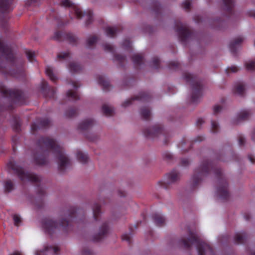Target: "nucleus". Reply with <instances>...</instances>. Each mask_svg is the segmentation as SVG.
<instances>
[{
  "instance_id": "obj_1",
  "label": "nucleus",
  "mask_w": 255,
  "mask_h": 255,
  "mask_svg": "<svg viewBox=\"0 0 255 255\" xmlns=\"http://www.w3.org/2000/svg\"><path fill=\"white\" fill-rule=\"evenodd\" d=\"M37 145L38 151L34 154V160L36 164H46L50 151H52L56 156L58 169L61 173L71 166V163L65 154L63 148L58 145L53 139L41 137L37 142Z\"/></svg>"
},
{
  "instance_id": "obj_2",
  "label": "nucleus",
  "mask_w": 255,
  "mask_h": 255,
  "mask_svg": "<svg viewBox=\"0 0 255 255\" xmlns=\"http://www.w3.org/2000/svg\"><path fill=\"white\" fill-rule=\"evenodd\" d=\"M211 173H214L218 179L217 196L221 200H227L229 198L230 193L227 179L223 174L222 170L208 160H204L194 170L190 181L192 188H196L205 177Z\"/></svg>"
},
{
  "instance_id": "obj_3",
  "label": "nucleus",
  "mask_w": 255,
  "mask_h": 255,
  "mask_svg": "<svg viewBox=\"0 0 255 255\" xmlns=\"http://www.w3.org/2000/svg\"><path fill=\"white\" fill-rule=\"evenodd\" d=\"M83 211L81 209L75 207H71L68 211L67 216L62 217L59 223H56L49 218H45L42 221V226L45 232L52 235L57 230H62L67 232L71 229L72 223H79L84 218L82 215Z\"/></svg>"
},
{
  "instance_id": "obj_4",
  "label": "nucleus",
  "mask_w": 255,
  "mask_h": 255,
  "mask_svg": "<svg viewBox=\"0 0 255 255\" xmlns=\"http://www.w3.org/2000/svg\"><path fill=\"white\" fill-rule=\"evenodd\" d=\"M7 166L9 169L14 171L21 181H29L37 186V195L42 200L43 198L45 196V191L44 189L40 186L41 180L38 176L32 173L24 172L23 169L17 165L14 161H10L7 163Z\"/></svg>"
},
{
  "instance_id": "obj_5",
  "label": "nucleus",
  "mask_w": 255,
  "mask_h": 255,
  "mask_svg": "<svg viewBox=\"0 0 255 255\" xmlns=\"http://www.w3.org/2000/svg\"><path fill=\"white\" fill-rule=\"evenodd\" d=\"M188 238L181 239L180 243L185 248H190L192 245H196L198 255H215L212 247L201 240L197 235L191 230L188 231Z\"/></svg>"
},
{
  "instance_id": "obj_6",
  "label": "nucleus",
  "mask_w": 255,
  "mask_h": 255,
  "mask_svg": "<svg viewBox=\"0 0 255 255\" xmlns=\"http://www.w3.org/2000/svg\"><path fill=\"white\" fill-rule=\"evenodd\" d=\"M183 77L186 82L191 85L192 89L191 102L193 104L198 103L202 95L203 85L201 81L196 75L188 72H185Z\"/></svg>"
},
{
  "instance_id": "obj_7",
  "label": "nucleus",
  "mask_w": 255,
  "mask_h": 255,
  "mask_svg": "<svg viewBox=\"0 0 255 255\" xmlns=\"http://www.w3.org/2000/svg\"><path fill=\"white\" fill-rule=\"evenodd\" d=\"M60 4L63 6L70 8V16L71 18H73V16H74L77 18L80 19L85 15L86 17V24L87 25L92 22L93 16L92 11L91 10H88L83 13L78 5L72 3L69 0H63Z\"/></svg>"
},
{
  "instance_id": "obj_8",
  "label": "nucleus",
  "mask_w": 255,
  "mask_h": 255,
  "mask_svg": "<svg viewBox=\"0 0 255 255\" xmlns=\"http://www.w3.org/2000/svg\"><path fill=\"white\" fill-rule=\"evenodd\" d=\"M0 92L4 97L11 99L13 103L15 104L22 105L25 102L24 93L21 91L7 89L4 86H1L0 87Z\"/></svg>"
},
{
  "instance_id": "obj_9",
  "label": "nucleus",
  "mask_w": 255,
  "mask_h": 255,
  "mask_svg": "<svg viewBox=\"0 0 255 255\" xmlns=\"http://www.w3.org/2000/svg\"><path fill=\"white\" fill-rule=\"evenodd\" d=\"M143 132L145 136L148 138H153L162 135L164 139V144L167 143V140L170 137L169 133L164 130L161 125H155L150 128H145Z\"/></svg>"
},
{
  "instance_id": "obj_10",
  "label": "nucleus",
  "mask_w": 255,
  "mask_h": 255,
  "mask_svg": "<svg viewBox=\"0 0 255 255\" xmlns=\"http://www.w3.org/2000/svg\"><path fill=\"white\" fill-rule=\"evenodd\" d=\"M175 28L179 40L184 44H185L188 40L194 37V33L184 23L179 21L176 22Z\"/></svg>"
},
{
  "instance_id": "obj_11",
  "label": "nucleus",
  "mask_w": 255,
  "mask_h": 255,
  "mask_svg": "<svg viewBox=\"0 0 255 255\" xmlns=\"http://www.w3.org/2000/svg\"><path fill=\"white\" fill-rule=\"evenodd\" d=\"M0 71L5 74L11 75L19 79H24L26 77L24 68L22 63H20V64L18 66L16 67L14 69L7 70L3 66V63L1 58H0Z\"/></svg>"
},
{
  "instance_id": "obj_12",
  "label": "nucleus",
  "mask_w": 255,
  "mask_h": 255,
  "mask_svg": "<svg viewBox=\"0 0 255 255\" xmlns=\"http://www.w3.org/2000/svg\"><path fill=\"white\" fill-rule=\"evenodd\" d=\"M0 53L7 62L13 66L15 63V58L11 48L0 39Z\"/></svg>"
},
{
  "instance_id": "obj_13",
  "label": "nucleus",
  "mask_w": 255,
  "mask_h": 255,
  "mask_svg": "<svg viewBox=\"0 0 255 255\" xmlns=\"http://www.w3.org/2000/svg\"><path fill=\"white\" fill-rule=\"evenodd\" d=\"M180 178L179 173L175 169L166 174L164 181L159 182L161 187L166 189H168L171 184L174 183Z\"/></svg>"
},
{
  "instance_id": "obj_14",
  "label": "nucleus",
  "mask_w": 255,
  "mask_h": 255,
  "mask_svg": "<svg viewBox=\"0 0 255 255\" xmlns=\"http://www.w3.org/2000/svg\"><path fill=\"white\" fill-rule=\"evenodd\" d=\"M151 99V96L149 93L145 92H141L136 96L131 98L125 101L122 105L123 107H127L131 104L132 102L134 100H137L142 102H148Z\"/></svg>"
},
{
  "instance_id": "obj_15",
  "label": "nucleus",
  "mask_w": 255,
  "mask_h": 255,
  "mask_svg": "<svg viewBox=\"0 0 255 255\" xmlns=\"http://www.w3.org/2000/svg\"><path fill=\"white\" fill-rule=\"evenodd\" d=\"M53 39L57 41L67 40L70 43L74 44L77 41V38L71 33L56 31L53 36Z\"/></svg>"
},
{
  "instance_id": "obj_16",
  "label": "nucleus",
  "mask_w": 255,
  "mask_h": 255,
  "mask_svg": "<svg viewBox=\"0 0 255 255\" xmlns=\"http://www.w3.org/2000/svg\"><path fill=\"white\" fill-rule=\"evenodd\" d=\"M203 136H198L194 140L189 141L183 138L181 142L178 145V147L180 148L183 152H186L192 148V145L197 142H201L204 139Z\"/></svg>"
},
{
  "instance_id": "obj_17",
  "label": "nucleus",
  "mask_w": 255,
  "mask_h": 255,
  "mask_svg": "<svg viewBox=\"0 0 255 255\" xmlns=\"http://www.w3.org/2000/svg\"><path fill=\"white\" fill-rule=\"evenodd\" d=\"M50 125V121L48 119H37L31 126V130L33 134L39 129L45 128Z\"/></svg>"
},
{
  "instance_id": "obj_18",
  "label": "nucleus",
  "mask_w": 255,
  "mask_h": 255,
  "mask_svg": "<svg viewBox=\"0 0 255 255\" xmlns=\"http://www.w3.org/2000/svg\"><path fill=\"white\" fill-rule=\"evenodd\" d=\"M41 91L46 98H54L55 95V88L49 87L47 82L44 80L42 81L41 83Z\"/></svg>"
},
{
  "instance_id": "obj_19",
  "label": "nucleus",
  "mask_w": 255,
  "mask_h": 255,
  "mask_svg": "<svg viewBox=\"0 0 255 255\" xmlns=\"http://www.w3.org/2000/svg\"><path fill=\"white\" fill-rule=\"evenodd\" d=\"M109 229L108 223H104L100 227L98 234L93 237V241L96 242L100 241L107 235Z\"/></svg>"
},
{
  "instance_id": "obj_20",
  "label": "nucleus",
  "mask_w": 255,
  "mask_h": 255,
  "mask_svg": "<svg viewBox=\"0 0 255 255\" xmlns=\"http://www.w3.org/2000/svg\"><path fill=\"white\" fill-rule=\"evenodd\" d=\"M244 38L242 36H239L232 40L229 45V48L231 52L233 55H236L238 48L240 46L244 41Z\"/></svg>"
},
{
  "instance_id": "obj_21",
  "label": "nucleus",
  "mask_w": 255,
  "mask_h": 255,
  "mask_svg": "<svg viewBox=\"0 0 255 255\" xmlns=\"http://www.w3.org/2000/svg\"><path fill=\"white\" fill-rule=\"evenodd\" d=\"M222 1L224 4V10L227 13V16L229 17L234 14V0H222Z\"/></svg>"
},
{
  "instance_id": "obj_22",
  "label": "nucleus",
  "mask_w": 255,
  "mask_h": 255,
  "mask_svg": "<svg viewBox=\"0 0 255 255\" xmlns=\"http://www.w3.org/2000/svg\"><path fill=\"white\" fill-rule=\"evenodd\" d=\"M59 249L58 247L46 246L44 249L41 251H37L36 252V255H47L48 253H52L54 255H58Z\"/></svg>"
},
{
  "instance_id": "obj_23",
  "label": "nucleus",
  "mask_w": 255,
  "mask_h": 255,
  "mask_svg": "<svg viewBox=\"0 0 255 255\" xmlns=\"http://www.w3.org/2000/svg\"><path fill=\"white\" fill-rule=\"evenodd\" d=\"M94 124V121L92 119H89L82 121L78 125V129L82 131L90 129Z\"/></svg>"
},
{
  "instance_id": "obj_24",
  "label": "nucleus",
  "mask_w": 255,
  "mask_h": 255,
  "mask_svg": "<svg viewBox=\"0 0 255 255\" xmlns=\"http://www.w3.org/2000/svg\"><path fill=\"white\" fill-rule=\"evenodd\" d=\"M13 0H0V11L2 13L8 12Z\"/></svg>"
},
{
  "instance_id": "obj_25",
  "label": "nucleus",
  "mask_w": 255,
  "mask_h": 255,
  "mask_svg": "<svg viewBox=\"0 0 255 255\" xmlns=\"http://www.w3.org/2000/svg\"><path fill=\"white\" fill-rule=\"evenodd\" d=\"M98 82L102 87L103 90L109 91L111 85L108 79L103 75H99L97 77Z\"/></svg>"
},
{
  "instance_id": "obj_26",
  "label": "nucleus",
  "mask_w": 255,
  "mask_h": 255,
  "mask_svg": "<svg viewBox=\"0 0 255 255\" xmlns=\"http://www.w3.org/2000/svg\"><path fill=\"white\" fill-rule=\"evenodd\" d=\"M152 219L157 226L162 227L165 225V219L164 217L160 213H156L153 214Z\"/></svg>"
},
{
  "instance_id": "obj_27",
  "label": "nucleus",
  "mask_w": 255,
  "mask_h": 255,
  "mask_svg": "<svg viewBox=\"0 0 255 255\" xmlns=\"http://www.w3.org/2000/svg\"><path fill=\"white\" fill-rule=\"evenodd\" d=\"M248 236L245 232L237 233L234 237L236 244H242L246 242Z\"/></svg>"
},
{
  "instance_id": "obj_28",
  "label": "nucleus",
  "mask_w": 255,
  "mask_h": 255,
  "mask_svg": "<svg viewBox=\"0 0 255 255\" xmlns=\"http://www.w3.org/2000/svg\"><path fill=\"white\" fill-rule=\"evenodd\" d=\"M251 115L249 110H243L238 114L237 119L235 124H238L240 121L248 120Z\"/></svg>"
},
{
  "instance_id": "obj_29",
  "label": "nucleus",
  "mask_w": 255,
  "mask_h": 255,
  "mask_svg": "<svg viewBox=\"0 0 255 255\" xmlns=\"http://www.w3.org/2000/svg\"><path fill=\"white\" fill-rule=\"evenodd\" d=\"M68 68L70 71L74 74L80 72L83 69L82 66L81 64L74 62H70L68 65Z\"/></svg>"
},
{
  "instance_id": "obj_30",
  "label": "nucleus",
  "mask_w": 255,
  "mask_h": 255,
  "mask_svg": "<svg viewBox=\"0 0 255 255\" xmlns=\"http://www.w3.org/2000/svg\"><path fill=\"white\" fill-rule=\"evenodd\" d=\"M132 62L135 67H140L143 62V56L141 54H135L131 57Z\"/></svg>"
},
{
  "instance_id": "obj_31",
  "label": "nucleus",
  "mask_w": 255,
  "mask_h": 255,
  "mask_svg": "<svg viewBox=\"0 0 255 255\" xmlns=\"http://www.w3.org/2000/svg\"><path fill=\"white\" fill-rule=\"evenodd\" d=\"M121 30L120 27H107L105 28V32L108 36L110 37H114L116 34Z\"/></svg>"
},
{
  "instance_id": "obj_32",
  "label": "nucleus",
  "mask_w": 255,
  "mask_h": 255,
  "mask_svg": "<svg viewBox=\"0 0 255 255\" xmlns=\"http://www.w3.org/2000/svg\"><path fill=\"white\" fill-rule=\"evenodd\" d=\"M140 114L143 119L148 120L151 115L150 109L147 107H142L140 109Z\"/></svg>"
},
{
  "instance_id": "obj_33",
  "label": "nucleus",
  "mask_w": 255,
  "mask_h": 255,
  "mask_svg": "<svg viewBox=\"0 0 255 255\" xmlns=\"http://www.w3.org/2000/svg\"><path fill=\"white\" fill-rule=\"evenodd\" d=\"M245 85L242 83H237L234 88V92L240 96H243L245 92Z\"/></svg>"
},
{
  "instance_id": "obj_34",
  "label": "nucleus",
  "mask_w": 255,
  "mask_h": 255,
  "mask_svg": "<svg viewBox=\"0 0 255 255\" xmlns=\"http://www.w3.org/2000/svg\"><path fill=\"white\" fill-rule=\"evenodd\" d=\"M76 156L78 160L82 163H86L88 161V155L81 151H77Z\"/></svg>"
},
{
  "instance_id": "obj_35",
  "label": "nucleus",
  "mask_w": 255,
  "mask_h": 255,
  "mask_svg": "<svg viewBox=\"0 0 255 255\" xmlns=\"http://www.w3.org/2000/svg\"><path fill=\"white\" fill-rule=\"evenodd\" d=\"M93 212L95 220L96 221H98L99 216L100 215L101 213V206L99 204L96 203L94 205L93 207Z\"/></svg>"
},
{
  "instance_id": "obj_36",
  "label": "nucleus",
  "mask_w": 255,
  "mask_h": 255,
  "mask_svg": "<svg viewBox=\"0 0 255 255\" xmlns=\"http://www.w3.org/2000/svg\"><path fill=\"white\" fill-rule=\"evenodd\" d=\"M67 97L72 101H76L80 99V96L78 93L72 90H70L67 91Z\"/></svg>"
},
{
  "instance_id": "obj_37",
  "label": "nucleus",
  "mask_w": 255,
  "mask_h": 255,
  "mask_svg": "<svg viewBox=\"0 0 255 255\" xmlns=\"http://www.w3.org/2000/svg\"><path fill=\"white\" fill-rule=\"evenodd\" d=\"M45 72L47 76L49 77L50 80L53 82H55L57 80V78L56 76L54 74L53 72L52 68L50 66H47L45 69Z\"/></svg>"
},
{
  "instance_id": "obj_38",
  "label": "nucleus",
  "mask_w": 255,
  "mask_h": 255,
  "mask_svg": "<svg viewBox=\"0 0 255 255\" xmlns=\"http://www.w3.org/2000/svg\"><path fill=\"white\" fill-rule=\"evenodd\" d=\"M102 112L105 115L111 116L113 115L114 111L113 108L104 104L102 106Z\"/></svg>"
},
{
  "instance_id": "obj_39",
  "label": "nucleus",
  "mask_w": 255,
  "mask_h": 255,
  "mask_svg": "<svg viewBox=\"0 0 255 255\" xmlns=\"http://www.w3.org/2000/svg\"><path fill=\"white\" fill-rule=\"evenodd\" d=\"M21 122L19 119L14 118L13 119V123L12 124V128L16 132H19L21 130Z\"/></svg>"
},
{
  "instance_id": "obj_40",
  "label": "nucleus",
  "mask_w": 255,
  "mask_h": 255,
  "mask_svg": "<svg viewBox=\"0 0 255 255\" xmlns=\"http://www.w3.org/2000/svg\"><path fill=\"white\" fill-rule=\"evenodd\" d=\"M114 59L115 60L118 61L119 62L120 65L121 66H123V63L127 61V59L126 56L120 55V54H115L114 55Z\"/></svg>"
},
{
  "instance_id": "obj_41",
  "label": "nucleus",
  "mask_w": 255,
  "mask_h": 255,
  "mask_svg": "<svg viewBox=\"0 0 255 255\" xmlns=\"http://www.w3.org/2000/svg\"><path fill=\"white\" fill-rule=\"evenodd\" d=\"M152 10L157 15L159 14L162 10L161 6L158 1H155L153 3Z\"/></svg>"
},
{
  "instance_id": "obj_42",
  "label": "nucleus",
  "mask_w": 255,
  "mask_h": 255,
  "mask_svg": "<svg viewBox=\"0 0 255 255\" xmlns=\"http://www.w3.org/2000/svg\"><path fill=\"white\" fill-rule=\"evenodd\" d=\"M98 37L95 35L89 37L87 40V46L90 47L93 46L97 41Z\"/></svg>"
},
{
  "instance_id": "obj_43",
  "label": "nucleus",
  "mask_w": 255,
  "mask_h": 255,
  "mask_svg": "<svg viewBox=\"0 0 255 255\" xmlns=\"http://www.w3.org/2000/svg\"><path fill=\"white\" fill-rule=\"evenodd\" d=\"M77 113V109L75 108H71L66 111L65 116L68 118H72L76 116Z\"/></svg>"
},
{
  "instance_id": "obj_44",
  "label": "nucleus",
  "mask_w": 255,
  "mask_h": 255,
  "mask_svg": "<svg viewBox=\"0 0 255 255\" xmlns=\"http://www.w3.org/2000/svg\"><path fill=\"white\" fill-rule=\"evenodd\" d=\"M14 187V185L12 182L9 180L5 181L4 183V189L6 192H9L11 191Z\"/></svg>"
},
{
  "instance_id": "obj_45",
  "label": "nucleus",
  "mask_w": 255,
  "mask_h": 255,
  "mask_svg": "<svg viewBox=\"0 0 255 255\" xmlns=\"http://www.w3.org/2000/svg\"><path fill=\"white\" fill-rule=\"evenodd\" d=\"M168 67L170 70H177L180 67V63L177 61H171L168 63Z\"/></svg>"
},
{
  "instance_id": "obj_46",
  "label": "nucleus",
  "mask_w": 255,
  "mask_h": 255,
  "mask_svg": "<svg viewBox=\"0 0 255 255\" xmlns=\"http://www.w3.org/2000/svg\"><path fill=\"white\" fill-rule=\"evenodd\" d=\"M219 129V126L218 123L215 121H212L211 122V131L213 133H217Z\"/></svg>"
},
{
  "instance_id": "obj_47",
  "label": "nucleus",
  "mask_w": 255,
  "mask_h": 255,
  "mask_svg": "<svg viewBox=\"0 0 255 255\" xmlns=\"http://www.w3.org/2000/svg\"><path fill=\"white\" fill-rule=\"evenodd\" d=\"M245 66L248 70H254L255 68V61H250L245 63Z\"/></svg>"
},
{
  "instance_id": "obj_48",
  "label": "nucleus",
  "mask_w": 255,
  "mask_h": 255,
  "mask_svg": "<svg viewBox=\"0 0 255 255\" xmlns=\"http://www.w3.org/2000/svg\"><path fill=\"white\" fill-rule=\"evenodd\" d=\"M123 48L128 50H130L132 49L131 44L129 40L125 39L122 44Z\"/></svg>"
},
{
  "instance_id": "obj_49",
  "label": "nucleus",
  "mask_w": 255,
  "mask_h": 255,
  "mask_svg": "<svg viewBox=\"0 0 255 255\" xmlns=\"http://www.w3.org/2000/svg\"><path fill=\"white\" fill-rule=\"evenodd\" d=\"M160 60L157 57H154L152 60V66L155 69L159 68Z\"/></svg>"
},
{
  "instance_id": "obj_50",
  "label": "nucleus",
  "mask_w": 255,
  "mask_h": 255,
  "mask_svg": "<svg viewBox=\"0 0 255 255\" xmlns=\"http://www.w3.org/2000/svg\"><path fill=\"white\" fill-rule=\"evenodd\" d=\"M26 54L28 60L30 62H33L35 60V53L33 51H26Z\"/></svg>"
},
{
  "instance_id": "obj_51",
  "label": "nucleus",
  "mask_w": 255,
  "mask_h": 255,
  "mask_svg": "<svg viewBox=\"0 0 255 255\" xmlns=\"http://www.w3.org/2000/svg\"><path fill=\"white\" fill-rule=\"evenodd\" d=\"M191 5V0H186L182 4V7L186 10H189L190 9Z\"/></svg>"
},
{
  "instance_id": "obj_52",
  "label": "nucleus",
  "mask_w": 255,
  "mask_h": 255,
  "mask_svg": "<svg viewBox=\"0 0 255 255\" xmlns=\"http://www.w3.org/2000/svg\"><path fill=\"white\" fill-rule=\"evenodd\" d=\"M104 49L105 50L112 52L113 53L114 52V47L109 43H105L103 45Z\"/></svg>"
},
{
  "instance_id": "obj_53",
  "label": "nucleus",
  "mask_w": 255,
  "mask_h": 255,
  "mask_svg": "<svg viewBox=\"0 0 255 255\" xmlns=\"http://www.w3.org/2000/svg\"><path fill=\"white\" fill-rule=\"evenodd\" d=\"M14 225L16 226H19L21 223V219L20 217L17 215H14L13 217Z\"/></svg>"
},
{
  "instance_id": "obj_54",
  "label": "nucleus",
  "mask_w": 255,
  "mask_h": 255,
  "mask_svg": "<svg viewBox=\"0 0 255 255\" xmlns=\"http://www.w3.org/2000/svg\"><path fill=\"white\" fill-rule=\"evenodd\" d=\"M163 157L165 160L168 161H169L173 159L172 155L168 152H164L163 153Z\"/></svg>"
},
{
  "instance_id": "obj_55",
  "label": "nucleus",
  "mask_w": 255,
  "mask_h": 255,
  "mask_svg": "<svg viewBox=\"0 0 255 255\" xmlns=\"http://www.w3.org/2000/svg\"><path fill=\"white\" fill-rule=\"evenodd\" d=\"M70 57L69 52H61L57 55L58 59H65Z\"/></svg>"
},
{
  "instance_id": "obj_56",
  "label": "nucleus",
  "mask_w": 255,
  "mask_h": 255,
  "mask_svg": "<svg viewBox=\"0 0 255 255\" xmlns=\"http://www.w3.org/2000/svg\"><path fill=\"white\" fill-rule=\"evenodd\" d=\"M82 255H93V253L89 248H84L82 250Z\"/></svg>"
},
{
  "instance_id": "obj_57",
  "label": "nucleus",
  "mask_w": 255,
  "mask_h": 255,
  "mask_svg": "<svg viewBox=\"0 0 255 255\" xmlns=\"http://www.w3.org/2000/svg\"><path fill=\"white\" fill-rule=\"evenodd\" d=\"M122 239L124 241H127L129 244L131 243V237L129 234H125L122 236Z\"/></svg>"
},
{
  "instance_id": "obj_58",
  "label": "nucleus",
  "mask_w": 255,
  "mask_h": 255,
  "mask_svg": "<svg viewBox=\"0 0 255 255\" xmlns=\"http://www.w3.org/2000/svg\"><path fill=\"white\" fill-rule=\"evenodd\" d=\"M189 160L188 159L182 158L181 160L180 164L182 166L186 167L189 164Z\"/></svg>"
},
{
  "instance_id": "obj_59",
  "label": "nucleus",
  "mask_w": 255,
  "mask_h": 255,
  "mask_svg": "<svg viewBox=\"0 0 255 255\" xmlns=\"http://www.w3.org/2000/svg\"><path fill=\"white\" fill-rule=\"evenodd\" d=\"M222 107L219 105H216L214 107L213 113L214 115L218 114L222 110Z\"/></svg>"
},
{
  "instance_id": "obj_60",
  "label": "nucleus",
  "mask_w": 255,
  "mask_h": 255,
  "mask_svg": "<svg viewBox=\"0 0 255 255\" xmlns=\"http://www.w3.org/2000/svg\"><path fill=\"white\" fill-rule=\"evenodd\" d=\"M238 141L240 145H243L245 143V139L242 135H240L238 137Z\"/></svg>"
},
{
  "instance_id": "obj_61",
  "label": "nucleus",
  "mask_w": 255,
  "mask_h": 255,
  "mask_svg": "<svg viewBox=\"0 0 255 255\" xmlns=\"http://www.w3.org/2000/svg\"><path fill=\"white\" fill-rule=\"evenodd\" d=\"M238 67L236 66H232L231 67H229L227 69L226 71L227 73H229V71L232 72H236L238 71Z\"/></svg>"
},
{
  "instance_id": "obj_62",
  "label": "nucleus",
  "mask_w": 255,
  "mask_h": 255,
  "mask_svg": "<svg viewBox=\"0 0 255 255\" xmlns=\"http://www.w3.org/2000/svg\"><path fill=\"white\" fill-rule=\"evenodd\" d=\"M216 24H218L219 25L216 26L217 29H220V25H222L224 21L221 20V19H217L214 21Z\"/></svg>"
},
{
  "instance_id": "obj_63",
  "label": "nucleus",
  "mask_w": 255,
  "mask_h": 255,
  "mask_svg": "<svg viewBox=\"0 0 255 255\" xmlns=\"http://www.w3.org/2000/svg\"><path fill=\"white\" fill-rule=\"evenodd\" d=\"M68 84H71L74 88L76 89L80 86L78 82L74 81H71L69 83H68Z\"/></svg>"
},
{
  "instance_id": "obj_64",
  "label": "nucleus",
  "mask_w": 255,
  "mask_h": 255,
  "mask_svg": "<svg viewBox=\"0 0 255 255\" xmlns=\"http://www.w3.org/2000/svg\"><path fill=\"white\" fill-rule=\"evenodd\" d=\"M248 158L252 163H253V164L255 163V158L254 157V156L253 155L249 154L248 155Z\"/></svg>"
}]
</instances>
